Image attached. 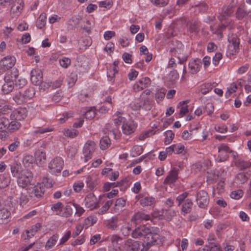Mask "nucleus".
I'll list each match as a JSON object with an SVG mask.
<instances>
[{"mask_svg":"<svg viewBox=\"0 0 251 251\" xmlns=\"http://www.w3.org/2000/svg\"><path fill=\"white\" fill-rule=\"evenodd\" d=\"M35 94V90L33 88L30 87L27 89L24 93L26 101L32 98Z\"/></svg>","mask_w":251,"mask_h":251,"instance_id":"nucleus-46","label":"nucleus"},{"mask_svg":"<svg viewBox=\"0 0 251 251\" xmlns=\"http://www.w3.org/2000/svg\"><path fill=\"white\" fill-rule=\"evenodd\" d=\"M15 79V75H11L7 73L4 77L5 83L2 85V91L5 94H7L14 88V80Z\"/></svg>","mask_w":251,"mask_h":251,"instance_id":"nucleus-9","label":"nucleus"},{"mask_svg":"<svg viewBox=\"0 0 251 251\" xmlns=\"http://www.w3.org/2000/svg\"><path fill=\"white\" fill-rule=\"evenodd\" d=\"M104 226L108 229L116 230L119 228V219L117 217H113L104 222Z\"/></svg>","mask_w":251,"mask_h":251,"instance_id":"nucleus-20","label":"nucleus"},{"mask_svg":"<svg viewBox=\"0 0 251 251\" xmlns=\"http://www.w3.org/2000/svg\"><path fill=\"white\" fill-rule=\"evenodd\" d=\"M214 109V106H213V104L211 103L208 102L206 104V105L204 107L203 112L204 113L206 112V113H207V114L208 115H210L213 112Z\"/></svg>","mask_w":251,"mask_h":251,"instance_id":"nucleus-60","label":"nucleus"},{"mask_svg":"<svg viewBox=\"0 0 251 251\" xmlns=\"http://www.w3.org/2000/svg\"><path fill=\"white\" fill-rule=\"evenodd\" d=\"M11 172L14 177H18L25 170H22V166L20 162H14L10 165Z\"/></svg>","mask_w":251,"mask_h":251,"instance_id":"nucleus-26","label":"nucleus"},{"mask_svg":"<svg viewBox=\"0 0 251 251\" xmlns=\"http://www.w3.org/2000/svg\"><path fill=\"white\" fill-rule=\"evenodd\" d=\"M218 152L217 160L218 162H222L227 160L229 153L232 152V151L227 146L223 144L218 148Z\"/></svg>","mask_w":251,"mask_h":251,"instance_id":"nucleus-12","label":"nucleus"},{"mask_svg":"<svg viewBox=\"0 0 251 251\" xmlns=\"http://www.w3.org/2000/svg\"><path fill=\"white\" fill-rule=\"evenodd\" d=\"M118 62L117 61H114L107 72V77L110 81H114L113 80V78L115 74L118 72Z\"/></svg>","mask_w":251,"mask_h":251,"instance_id":"nucleus-28","label":"nucleus"},{"mask_svg":"<svg viewBox=\"0 0 251 251\" xmlns=\"http://www.w3.org/2000/svg\"><path fill=\"white\" fill-rule=\"evenodd\" d=\"M213 88L211 83H205L201 87V92L202 94H206L210 91Z\"/></svg>","mask_w":251,"mask_h":251,"instance_id":"nucleus-52","label":"nucleus"},{"mask_svg":"<svg viewBox=\"0 0 251 251\" xmlns=\"http://www.w3.org/2000/svg\"><path fill=\"white\" fill-rule=\"evenodd\" d=\"M21 144L18 138L15 139L14 141L8 146V149L10 151L13 152L16 151L18 148L20 147Z\"/></svg>","mask_w":251,"mask_h":251,"instance_id":"nucleus-41","label":"nucleus"},{"mask_svg":"<svg viewBox=\"0 0 251 251\" xmlns=\"http://www.w3.org/2000/svg\"><path fill=\"white\" fill-rule=\"evenodd\" d=\"M136 198L139 201L140 204L143 207L153 206L156 202L155 199L148 195L140 194L136 196Z\"/></svg>","mask_w":251,"mask_h":251,"instance_id":"nucleus-13","label":"nucleus"},{"mask_svg":"<svg viewBox=\"0 0 251 251\" xmlns=\"http://www.w3.org/2000/svg\"><path fill=\"white\" fill-rule=\"evenodd\" d=\"M151 219H158L159 220H163V209L162 211H159L158 210L153 211L151 215Z\"/></svg>","mask_w":251,"mask_h":251,"instance_id":"nucleus-54","label":"nucleus"},{"mask_svg":"<svg viewBox=\"0 0 251 251\" xmlns=\"http://www.w3.org/2000/svg\"><path fill=\"white\" fill-rule=\"evenodd\" d=\"M13 100L19 104H21L24 102H26V100L24 93L22 94L21 92H16L13 97Z\"/></svg>","mask_w":251,"mask_h":251,"instance_id":"nucleus-34","label":"nucleus"},{"mask_svg":"<svg viewBox=\"0 0 251 251\" xmlns=\"http://www.w3.org/2000/svg\"><path fill=\"white\" fill-rule=\"evenodd\" d=\"M151 220V216L142 212H138L131 218V221L133 222L136 225L141 223L143 221Z\"/></svg>","mask_w":251,"mask_h":251,"instance_id":"nucleus-22","label":"nucleus"},{"mask_svg":"<svg viewBox=\"0 0 251 251\" xmlns=\"http://www.w3.org/2000/svg\"><path fill=\"white\" fill-rule=\"evenodd\" d=\"M166 93V90L165 88H161L155 94V98L157 102L161 101L164 98Z\"/></svg>","mask_w":251,"mask_h":251,"instance_id":"nucleus-48","label":"nucleus"},{"mask_svg":"<svg viewBox=\"0 0 251 251\" xmlns=\"http://www.w3.org/2000/svg\"><path fill=\"white\" fill-rule=\"evenodd\" d=\"M111 141L108 136H104L102 138L100 142V148L101 150L107 149L110 145Z\"/></svg>","mask_w":251,"mask_h":251,"instance_id":"nucleus-35","label":"nucleus"},{"mask_svg":"<svg viewBox=\"0 0 251 251\" xmlns=\"http://www.w3.org/2000/svg\"><path fill=\"white\" fill-rule=\"evenodd\" d=\"M113 203L112 200H109L107 201L104 205L102 206V207L99 210V214L100 215H102L105 214L107 211L109 209V207L111 206Z\"/></svg>","mask_w":251,"mask_h":251,"instance_id":"nucleus-45","label":"nucleus"},{"mask_svg":"<svg viewBox=\"0 0 251 251\" xmlns=\"http://www.w3.org/2000/svg\"><path fill=\"white\" fill-rule=\"evenodd\" d=\"M201 26V23L196 20H189L186 25L187 31L195 35H197L199 33Z\"/></svg>","mask_w":251,"mask_h":251,"instance_id":"nucleus-14","label":"nucleus"},{"mask_svg":"<svg viewBox=\"0 0 251 251\" xmlns=\"http://www.w3.org/2000/svg\"><path fill=\"white\" fill-rule=\"evenodd\" d=\"M53 182L51 179L48 177H44L41 185L47 188H50L53 185Z\"/></svg>","mask_w":251,"mask_h":251,"instance_id":"nucleus-56","label":"nucleus"},{"mask_svg":"<svg viewBox=\"0 0 251 251\" xmlns=\"http://www.w3.org/2000/svg\"><path fill=\"white\" fill-rule=\"evenodd\" d=\"M178 169L174 168L165 179L164 183L170 184L176 182L178 178Z\"/></svg>","mask_w":251,"mask_h":251,"instance_id":"nucleus-24","label":"nucleus"},{"mask_svg":"<svg viewBox=\"0 0 251 251\" xmlns=\"http://www.w3.org/2000/svg\"><path fill=\"white\" fill-rule=\"evenodd\" d=\"M78 132L77 130L73 129H65L64 130V134L66 136H68L71 138H74L77 135Z\"/></svg>","mask_w":251,"mask_h":251,"instance_id":"nucleus-53","label":"nucleus"},{"mask_svg":"<svg viewBox=\"0 0 251 251\" xmlns=\"http://www.w3.org/2000/svg\"><path fill=\"white\" fill-rule=\"evenodd\" d=\"M17 177L18 185L23 188H25L30 183L33 176L31 172L25 170Z\"/></svg>","mask_w":251,"mask_h":251,"instance_id":"nucleus-5","label":"nucleus"},{"mask_svg":"<svg viewBox=\"0 0 251 251\" xmlns=\"http://www.w3.org/2000/svg\"><path fill=\"white\" fill-rule=\"evenodd\" d=\"M16 62V59L13 56H7L0 61V73L12 68Z\"/></svg>","mask_w":251,"mask_h":251,"instance_id":"nucleus-7","label":"nucleus"},{"mask_svg":"<svg viewBox=\"0 0 251 251\" xmlns=\"http://www.w3.org/2000/svg\"><path fill=\"white\" fill-rule=\"evenodd\" d=\"M152 100L150 98H147L145 99L144 101L143 108L146 110H150L152 106Z\"/></svg>","mask_w":251,"mask_h":251,"instance_id":"nucleus-57","label":"nucleus"},{"mask_svg":"<svg viewBox=\"0 0 251 251\" xmlns=\"http://www.w3.org/2000/svg\"><path fill=\"white\" fill-rule=\"evenodd\" d=\"M51 210L55 213L57 215L68 217L70 216L72 211L69 205H67L64 207L62 203L58 202L56 203L53 204L51 207Z\"/></svg>","mask_w":251,"mask_h":251,"instance_id":"nucleus-4","label":"nucleus"},{"mask_svg":"<svg viewBox=\"0 0 251 251\" xmlns=\"http://www.w3.org/2000/svg\"><path fill=\"white\" fill-rule=\"evenodd\" d=\"M140 246V242L128 239L125 241L124 248L126 251H138Z\"/></svg>","mask_w":251,"mask_h":251,"instance_id":"nucleus-16","label":"nucleus"},{"mask_svg":"<svg viewBox=\"0 0 251 251\" xmlns=\"http://www.w3.org/2000/svg\"><path fill=\"white\" fill-rule=\"evenodd\" d=\"M96 110L94 107H91L84 114L85 117L88 120L93 119L96 116Z\"/></svg>","mask_w":251,"mask_h":251,"instance_id":"nucleus-47","label":"nucleus"},{"mask_svg":"<svg viewBox=\"0 0 251 251\" xmlns=\"http://www.w3.org/2000/svg\"><path fill=\"white\" fill-rule=\"evenodd\" d=\"M30 79L32 83L35 85L41 83L43 80V74L41 70L39 69L32 70Z\"/></svg>","mask_w":251,"mask_h":251,"instance_id":"nucleus-18","label":"nucleus"},{"mask_svg":"<svg viewBox=\"0 0 251 251\" xmlns=\"http://www.w3.org/2000/svg\"><path fill=\"white\" fill-rule=\"evenodd\" d=\"M248 15V13L246 9L245 4H241L237 8L236 12V18L239 20H241L244 18L246 17Z\"/></svg>","mask_w":251,"mask_h":251,"instance_id":"nucleus-27","label":"nucleus"},{"mask_svg":"<svg viewBox=\"0 0 251 251\" xmlns=\"http://www.w3.org/2000/svg\"><path fill=\"white\" fill-rule=\"evenodd\" d=\"M243 192L241 190H238L232 192L230 194V197L231 198L238 200L242 197Z\"/></svg>","mask_w":251,"mask_h":251,"instance_id":"nucleus-58","label":"nucleus"},{"mask_svg":"<svg viewBox=\"0 0 251 251\" xmlns=\"http://www.w3.org/2000/svg\"><path fill=\"white\" fill-rule=\"evenodd\" d=\"M36 163L39 165L43 164L46 160V153L41 150H38L35 154Z\"/></svg>","mask_w":251,"mask_h":251,"instance_id":"nucleus-29","label":"nucleus"},{"mask_svg":"<svg viewBox=\"0 0 251 251\" xmlns=\"http://www.w3.org/2000/svg\"><path fill=\"white\" fill-rule=\"evenodd\" d=\"M202 250L203 251H220V248L212 243L210 244L209 246H206Z\"/></svg>","mask_w":251,"mask_h":251,"instance_id":"nucleus-59","label":"nucleus"},{"mask_svg":"<svg viewBox=\"0 0 251 251\" xmlns=\"http://www.w3.org/2000/svg\"><path fill=\"white\" fill-rule=\"evenodd\" d=\"M237 89V86L235 84H232L229 88H228L227 91L225 94V96L226 98H229L230 95L236 91Z\"/></svg>","mask_w":251,"mask_h":251,"instance_id":"nucleus-64","label":"nucleus"},{"mask_svg":"<svg viewBox=\"0 0 251 251\" xmlns=\"http://www.w3.org/2000/svg\"><path fill=\"white\" fill-rule=\"evenodd\" d=\"M236 179L238 180L240 183H244L246 181H247L248 179V177L244 173H240L237 175L236 176Z\"/></svg>","mask_w":251,"mask_h":251,"instance_id":"nucleus-63","label":"nucleus"},{"mask_svg":"<svg viewBox=\"0 0 251 251\" xmlns=\"http://www.w3.org/2000/svg\"><path fill=\"white\" fill-rule=\"evenodd\" d=\"M40 227L41 225L38 223L33 226L29 230H26L27 238L33 237Z\"/></svg>","mask_w":251,"mask_h":251,"instance_id":"nucleus-36","label":"nucleus"},{"mask_svg":"<svg viewBox=\"0 0 251 251\" xmlns=\"http://www.w3.org/2000/svg\"><path fill=\"white\" fill-rule=\"evenodd\" d=\"M234 12L233 7L231 5L225 6L223 7L221 14L219 16V20L222 23L217 27L211 26V31L213 33L221 34L222 31L227 27L229 28L233 26L234 22L232 20L228 19Z\"/></svg>","mask_w":251,"mask_h":251,"instance_id":"nucleus-2","label":"nucleus"},{"mask_svg":"<svg viewBox=\"0 0 251 251\" xmlns=\"http://www.w3.org/2000/svg\"><path fill=\"white\" fill-rule=\"evenodd\" d=\"M21 126L20 123L18 122V121H13L9 122L7 130L10 132H13L19 129Z\"/></svg>","mask_w":251,"mask_h":251,"instance_id":"nucleus-38","label":"nucleus"},{"mask_svg":"<svg viewBox=\"0 0 251 251\" xmlns=\"http://www.w3.org/2000/svg\"><path fill=\"white\" fill-rule=\"evenodd\" d=\"M251 165L250 162L245 161L243 160H239L237 162V166L241 169H245L249 168Z\"/></svg>","mask_w":251,"mask_h":251,"instance_id":"nucleus-62","label":"nucleus"},{"mask_svg":"<svg viewBox=\"0 0 251 251\" xmlns=\"http://www.w3.org/2000/svg\"><path fill=\"white\" fill-rule=\"evenodd\" d=\"M117 118L114 120L115 125H119L122 124V130L124 134L130 135L133 133L137 127V124L131 119L127 120L122 116L120 112H117Z\"/></svg>","mask_w":251,"mask_h":251,"instance_id":"nucleus-3","label":"nucleus"},{"mask_svg":"<svg viewBox=\"0 0 251 251\" xmlns=\"http://www.w3.org/2000/svg\"><path fill=\"white\" fill-rule=\"evenodd\" d=\"M58 236L57 234H55L51 236L47 241L46 245V248L47 249L51 248L54 245H55L58 240Z\"/></svg>","mask_w":251,"mask_h":251,"instance_id":"nucleus-40","label":"nucleus"},{"mask_svg":"<svg viewBox=\"0 0 251 251\" xmlns=\"http://www.w3.org/2000/svg\"><path fill=\"white\" fill-rule=\"evenodd\" d=\"M150 84V79L148 77H144L136 82L134 85L133 89L135 92H139L148 87Z\"/></svg>","mask_w":251,"mask_h":251,"instance_id":"nucleus-19","label":"nucleus"},{"mask_svg":"<svg viewBox=\"0 0 251 251\" xmlns=\"http://www.w3.org/2000/svg\"><path fill=\"white\" fill-rule=\"evenodd\" d=\"M96 147V144L94 141H88L85 143L83 148L85 162H87L91 158L92 155L95 151Z\"/></svg>","mask_w":251,"mask_h":251,"instance_id":"nucleus-11","label":"nucleus"},{"mask_svg":"<svg viewBox=\"0 0 251 251\" xmlns=\"http://www.w3.org/2000/svg\"><path fill=\"white\" fill-rule=\"evenodd\" d=\"M229 44L227 50L228 52L232 55L235 54L238 51L239 40L236 35H231L228 37Z\"/></svg>","mask_w":251,"mask_h":251,"instance_id":"nucleus-8","label":"nucleus"},{"mask_svg":"<svg viewBox=\"0 0 251 251\" xmlns=\"http://www.w3.org/2000/svg\"><path fill=\"white\" fill-rule=\"evenodd\" d=\"M201 67V61L199 59H192L189 63L188 68L192 74H195L200 71Z\"/></svg>","mask_w":251,"mask_h":251,"instance_id":"nucleus-25","label":"nucleus"},{"mask_svg":"<svg viewBox=\"0 0 251 251\" xmlns=\"http://www.w3.org/2000/svg\"><path fill=\"white\" fill-rule=\"evenodd\" d=\"M61 66L64 68H67L71 64V59L67 57H63L59 60Z\"/></svg>","mask_w":251,"mask_h":251,"instance_id":"nucleus-55","label":"nucleus"},{"mask_svg":"<svg viewBox=\"0 0 251 251\" xmlns=\"http://www.w3.org/2000/svg\"><path fill=\"white\" fill-rule=\"evenodd\" d=\"M27 116V110L24 108H19L14 110L10 115L11 120L21 121Z\"/></svg>","mask_w":251,"mask_h":251,"instance_id":"nucleus-17","label":"nucleus"},{"mask_svg":"<svg viewBox=\"0 0 251 251\" xmlns=\"http://www.w3.org/2000/svg\"><path fill=\"white\" fill-rule=\"evenodd\" d=\"M126 201L123 198L118 199L115 203V209L119 210L123 208L126 205Z\"/></svg>","mask_w":251,"mask_h":251,"instance_id":"nucleus-49","label":"nucleus"},{"mask_svg":"<svg viewBox=\"0 0 251 251\" xmlns=\"http://www.w3.org/2000/svg\"><path fill=\"white\" fill-rule=\"evenodd\" d=\"M45 192V188L41 184H38L32 188L31 193L37 198L41 197Z\"/></svg>","mask_w":251,"mask_h":251,"instance_id":"nucleus-30","label":"nucleus"},{"mask_svg":"<svg viewBox=\"0 0 251 251\" xmlns=\"http://www.w3.org/2000/svg\"><path fill=\"white\" fill-rule=\"evenodd\" d=\"M121 240L122 238L117 234L109 235L107 237V241L110 242L113 246L118 245L119 241Z\"/></svg>","mask_w":251,"mask_h":251,"instance_id":"nucleus-43","label":"nucleus"},{"mask_svg":"<svg viewBox=\"0 0 251 251\" xmlns=\"http://www.w3.org/2000/svg\"><path fill=\"white\" fill-rule=\"evenodd\" d=\"M11 13L14 16H19L24 7V2L22 0H15L11 3Z\"/></svg>","mask_w":251,"mask_h":251,"instance_id":"nucleus-21","label":"nucleus"},{"mask_svg":"<svg viewBox=\"0 0 251 251\" xmlns=\"http://www.w3.org/2000/svg\"><path fill=\"white\" fill-rule=\"evenodd\" d=\"M64 165L63 160L59 157L53 158L49 164V168L50 173L56 174L60 173Z\"/></svg>","mask_w":251,"mask_h":251,"instance_id":"nucleus-6","label":"nucleus"},{"mask_svg":"<svg viewBox=\"0 0 251 251\" xmlns=\"http://www.w3.org/2000/svg\"><path fill=\"white\" fill-rule=\"evenodd\" d=\"M163 215L164 220L170 221L176 216V212L172 209H163Z\"/></svg>","mask_w":251,"mask_h":251,"instance_id":"nucleus-33","label":"nucleus"},{"mask_svg":"<svg viewBox=\"0 0 251 251\" xmlns=\"http://www.w3.org/2000/svg\"><path fill=\"white\" fill-rule=\"evenodd\" d=\"M34 161L33 157L31 155H25L23 159V163L25 166L28 167Z\"/></svg>","mask_w":251,"mask_h":251,"instance_id":"nucleus-51","label":"nucleus"},{"mask_svg":"<svg viewBox=\"0 0 251 251\" xmlns=\"http://www.w3.org/2000/svg\"><path fill=\"white\" fill-rule=\"evenodd\" d=\"M166 136L164 143L166 145L169 144L174 138L175 134L171 130H167L165 132Z\"/></svg>","mask_w":251,"mask_h":251,"instance_id":"nucleus-44","label":"nucleus"},{"mask_svg":"<svg viewBox=\"0 0 251 251\" xmlns=\"http://www.w3.org/2000/svg\"><path fill=\"white\" fill-rule=\"evenodd\" d=\"M84 203L86 207L90 210L97 209L99 207L97 198L93 194H89L86 197Z\"/></svg>","mask_w":251,"mask_h":251,"instance_id":"nucleus-15","label":"nucleus"},{"mask_svg":"<svg viewBox=\"0 0 251 251\" xmlns=\"http://www.w3.org/2000/svg\"><path fill=\"white\" fill-rule=\"evenodd\" d=\"M9 124V121L7 118L1 117L0 118V130L3 131L7 129Z\"/></svg>","mask_w":251,"mask_h":251,"instance_id":"nucleus-42","label":"nucleus"},{"mask_svg":"<svg viewBox=\"0 0 251 251\" xmlns=\"http://www.w3.org/2000/svg\"><path fill=\"white\" fill-rule=\"evenodd\" d=\"M10 215V212L7 207L3 206L2 203L0 201V223L4 224L7 222V219Z\"/></svg>","mask_w":251,"mask_h":251,"instance_id":"nucleus-23","label":"nucleus"},{"mask_svg":"<svg viewBox=\"0 0 251 251\" xmlns=\"http://www.w3.org/2000/svg\"><path fill=\"white\" fill-rule=\"evenodd\" d=\"M193 206V202L190 199H186L182 204L181 212L186 215L191 212Z\"/></svg>","mask_w":251,"mask_h":251,"instance_id":"nucleus-31","label":"nucleus"},{"mask_svg":"<svg viewBox=\"0 0 251 251\" xmlns=\"http://www.w3.org/2000/svg\"><path fill=\"white\" fill-rule=\"evenodd\" d=\"M134 238L145 237L144 243L142 244L143 248L141 251H147L152 246L160 245L162 244L163 238L159 234L152 233L149 227L143 226L135 228L131 233Z\"/></svg>","mask_w":251,"mask_h":251,"instance_id":"nucleus-1","label":"nucleus"},{"mask_svg":"<svg viewBox=\"0 0 251 251\" xmlns=\"http://www.w3.org/2000/svg\"><path fill=\"white\" fill-rule=\"evenodd\" d=\"M131 229V224L127 223L122 225L121 227V232L124 236H128L132 233Z\"/></svg>","mask_w":251,"mask_h":251,"instance_id":"nucleus-32","label":"nucleus"},{"mask_svg":"<svg viewBox=\"0 0 251 251\" xmlns=\"http://www.w3.org/2000/svg\"><path fill=\"white\" fill-rule=\"evenodd\" d=\"M47 17L45 13H42L38 18L36 25L39 28H42L46 23Z\"/></svg>","mask_w":251,"mask_h":251,"instance_id":"nucleus-37","label":"nucleus"},{"mask_svg":"<svg viewBox=\"0 0 251 251\" xmlns=\"http://www.w3.org/2000/svg\"><path fill=\"white\" fill-rule=\"evenodd\" d=\"M196 201L200 208H206L209 201L207 193L203 190L199 191L197 194Z\"/></svg>","mask_w":251,"mask_h":251,"instance_id":"nucleus-10","label":"nucleus"},{"mask_svg":"<svg viewBox=\"0 0 251 251\" xmlns=\"http://www.w3.org/2000/svg\"><path fill=\"white\" fill-rule=\"evenodd\" d=\"M188 102L187 101H182L179 102L177 107H180V110L179 111V115L181 117L183 116L185 114L188 112V106L187 105L184 106L185 104H187Z\"/></svg>","mask_w":251,"mask_h":251,"instance_id":"nucleus-39","label":"nucleus"},{"mask_svg":"<svg viewBox=\"0 0 251 251\" xmlns=\"http://www.w3.org/2000/svg\"><path fill=\"white\" fill-rule=\"evenodd\" d=\"M151 1L153 4L159 7L166 6L169 2V0H151Z\"/></svg>","mask_w":251,"mask_h":251,"instance_id":"nucleus-61","label":"nucleus"},{"mask_svg":"<svg viewBox=\"0 0 251 251\" xmlns=\"http://www.w3.org/2000/svg\"><path fill=\"white\" fill-rule=\"evenodd\" d=\"M77 150L75 146H69L66 150V153L68 156L71 158H73L75 156L77 153Z\"/></svg>","mask_w":251,"mask_h":251,"instance_id":"nucleus-50","label":"nucleus"}]
</instances>
